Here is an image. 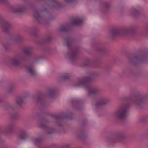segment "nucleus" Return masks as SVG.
<instances>
[{
    "label": "nucleus",
    "instance_id": "nucleus-5",
    "mask_svg": "<svg viewBox=\"0 0 148 148\" xmlns=\"http://www.w3.org/2000/svg\"><path fill=\"white\" fill-rule=\"evenodd\" d=\"M83 21L82 19L79 18H77L73 20L72 24L77 25H80L82 24Z\"/></svg>",
    "mask_w": 148,
    "mask_h": 148
},
{
    "label": "nucleus",
    "instance_id": "nucleus-12",
    "mask_svg": "<svg viewBox=\"0 0 148 148\" xmlns=\"http://www.w3.org/2000/svg\"><path fill=\"white\" fill-rule=\"evenodd\" d=\"M45 96L43 95H41L38 96V101L42 104L45 101Z\"/></svg>",
    "mask_w": 148,
    "mask_h": 148
},
{
    "label": "nucleus",
    "instance_id": "nucleus-20",
    "mask_svg": "<svg viewBox=\"0 0 148 148\" xmlns=\"http://www.w3.org/2000/svg\"><path fill=\"white\" fill-rule=\"evenodd\" d=\"M67 116H65L64 115H62L59 116H58L57 117V118L58 119H63V118H67Z\"/></svg>",
    "mask_w": 148,
    "mask_h": 148
},
{
    "label": "nucleus",
    "instance_id": "nucleus-9",
    "mask_svg": "<svg viewBox=\"0 0 148 148\" xmlns=\"http://www.w3.org/2000/svg\"><path fill=\"white\" fill-rule=\"evenodd\" d=\"M20 138L23 139H25L27 137V134L24 130H22L20 131L19 134Z\"/></svg>",
    "mask_w": 148,
    "mask_h": 148
},
{
    "label": "nucleus",
    "instance_id": "nucleus-28",
    "mask_svg": "<svg viewBox=\"0 0 148 148\" xmlns=\"http://www.w3.org/2000/svg\"><path fill=\"white\" fill-rule=\"evenodd\" d=\"M7 0H0V2H6Z\"/></svg>",
    "mask_w": 148,
    "mask_h": 148
},
{
    "label": "nucleus",
    "instance_id": "nucleus-30",
    "mask_svg": "<svg viewBox=\"0 0 148 148\" xmlns=\"http://www.w3.org/2000/svg\"><path fill=\"white\" fill-rule=\"evenodd\" d=\"M0 19H2V18H1V16H0Z\"/></svg>",
    "mask_w": 148,
    "mask_h": 148
},
{
    "label": "nucleus",
    "instance_id": "nucleus-24",
    "mask_svg": "<svg viewBox=\"0 0 148 148\" xmlns=\"http://www.w3.org/2000/svg\"><path fill=\"white\" fill-rule=\"evenodd\" d=\"M65 1L68 3H72L74 2L75 0H64Z\"/></svg>",
    "mask_w": 148,
    "mask_h": 148
},
{
    "label": "nucleus",
    "instance_id": "nucleus-32",
    "mask_svg": "<svg viewBox=\"0 0 148 148\" xmlns=\"http://www.w3.org/2000/svg\"><path fill=\"white\" fill-rule=\"evenodd\" d=\"M48 129H49V128H47Z\"/></svg>",
    "mask_w": 148,
    "mask_h": 148
},
{
    "label": "nucleus",
    "instance_id": "nucleus-14",
    "mask_svg": "<svg viewBox=\"0 0 148 148\" xmlns=\"http://www.w3.org/2000/svg\"><path fill=\"white\" fill-rule=\"evenodd\" d=\"M14 127V125L12 124L8 125L7 127V130L8 132H12Z\"/></svg>",
    "mask_w": 148,
    "mask_h": 148
},
{
    "label": "nucleus",
    "instance_id": "nucleus-1",
    "mask_svg": "<svg viewBox=\"0 0 148 148\" xmlns=\"http://www.w3.org/2000/svg\"><path fill=\"white\" fill-rule=\"evenodd\" d=\"M90 78L89 77H85L79 80L77 86H84L90 94H95L98 91V88H95L91 84Z\"/></svg>",
    "mask_w": 148,
    "mask_h": 148
},
{
    "label": "nucleus",
    "instance_id": "nucleus-4",
    "mask_svg": "<svg viewBox=\"0 0 148 148\" xmlns=\"http://www.w3.org/2000/svg\"><path fill=\"white\" fill-rule=\"evenodd\" d=\"M128 106L126 105L121 106L115 113V115L121 119H124L127 116L128 111Z\"/></svg>",
    "mask_w": 148,
    "mask_h": 148
},
{
    "label": "nucleus",
    "instance_id": "nucleus-11",
    "mask_svg": "<svg viewBox=\"0 0 148 148\" xmlns=\"http://www.w3.org/2000/svg\"><path fill=\"white\" fill-rule=\"evenodd\" d=\"M12 64L15 66H18L19 65L20 61L17 58H14L12 60Z\"/></svg>",
    "mask_w": 148,
    "mask_h": 148
},
{
    "label": "nucleus",
    "instance_id": "nucleus-18",
    "mask_svg": "<svg viewBox=\"0 0 148 148\" xmlns=\"http://www.w3.org/2000/svg\"><path fill=\"white\" fill-rule=\"evenodd\" d=\"M60 30L61 31L63 32H66L67 30L66 27L65 26H62L60 28Z\"/></svg>",
    "mask_w": 148,
    "mask_h": 148
},
{
    "label": "nucleus",
    "instance_id": "nucleus-7",
    "mask_svg": "<svg viewBox=\"0 0 148 148\" xmlns=\"http://www.w3.org/2000/svg\"><path fill=\"white\" fill-rule=\"evenodd\" d=\"M3 26L5 31L6 32H8L10 27L9 23L6 21H4L3 22Z\"/></svg>",
    "mask_w": 148,
    "mask_h": 148
},
{
    "label": "nucleus",
    "instance_id": "nucleus-17",
    "mask_svg": "<svg viewBox=\"0 0 148 148\" xmlns=\"http://www.w3.org/2000/svg\"><path fill=\"white\" fill-rule=\"evenodd\" d=\"M23 99L22 98H18L17 100V103L18 104L20 105L23 103Z\"/></svg>",
    "mask_w": 148,
    "mask_h": 148
},
{
    "label": "nucleus",
    "instance_id": "nucleus-8",
    "mask_svg": "<svg viewBox=\"0 0 148 148\" xmlns=\"http://www.w3.org/2000/svg\"><path fill=\"white\" fill-rule=\"evenodd\" d=\"M27 71L30 74L32 75H34L36 74L35 71L32 65H29L27 67Z\"/></svg>",
    "mask_w": 148,
    "mask_h": 148
},
{
    "label": "nucleus",
    "instance_id": "nucleus-13",
    "mask_svg": "<svg viewBox=\"0 0 148 148\" xmlns=\"http://www.w3.org/2000/svg\"><path fill=\"white\" fill-rule=\"evenodd\" d=\"M53 3L54 6L56 8L60 7L61 6V4L57 2L56 0H50Z\"/></svg>",
    "mask_w": 148,
    "mask_h": 148
},
{
    "label": "nucleus",
    "instance_id": "nucleus-22",
    "mask_svg": "<svg viewBox=\"0 0 148 148\" xmlns=\"http://www.w3.org/2000/svg\"><path fill=\"white\" fill-rule=\"evenodd\" d=\"M89 63H90V61L88 60H86L85 61V62H84V63L83 64V66H88L89 65Z\"/></svg>",
    "mask_w": 148,
    "mask_h": 148
},
{
    "label": "nucleus",
    "instance_id": "nucleus-15",
    "mask_svg": "<svg viewBox=\"0 0 148 148\" xmlns=\"http://www.w3.org/2000/svg\"><path fill=\"white\" fill-rule=\"evenodd\" d=\"M34 15L35 17L38 20L41 19V17L40 16V13L38 11H36L34 13Z\"/></svg>",
    "mask_w": 148,
    "mask_h": 148
},
{
    "label": "nucleus",
    "instance_id": "nucleus-31",
    "mask_svg": "<svg viewBox=\"0 0 148 148\" xmlns=\"http://www.w3.org/2000/svg\"><path fill=\"white\" fill-rule=\"evenodd\" d=\"M51 130H53V129H51Z\"/></svg>",
    "mask_w": 148,
    "mask_h": 148
},
{
    "label": "nucleus",
    "instance_id": "nucleus-26",
    "mask_svg": "<svg viewBox=\"0 0 148 148\" xmlns=\"http://www.w3.org/2000/svg\"><path fill=\"white\" fill-rule=\"evenodd\" d=\"M55 93V90H52L50 92V93L51 95H54Z\"/></svg>",
    "mask_w": 148,
    "mask_h": 148
},
{
    "label": "nucleus",
    "instance_id": "nucleus-6",
    "mask_svg": "<svg viewBox=\"0 0 148 148\" xmlns=\"http://www.w3.org/2000/svg\"><path fill=\"white\" fill-rule=\"evenodd\" d=\"M25 10V8L23 6L18 7L13 9V11L15 12L23 13Z\"/></svg>",
    "mask_w": 148,
    "mask_h": 148
},
{
    "label": "nucleus",
    "instance_id": "nucleus-16",
    "mask_svg": "<svg viewBox=\"0 0 148 148\" xmlns=\"http://www.w3.org/2000/svg\"><path fill=\"white\" fill-rule=\"evenodd\" d=\"M143 100L142 97H139L138 98L137 101L136 103V104H140L143 102Z\"/></svg>",
    "mask_w": 148,
    "mask_h": 148
},
{
    "label": "nucleus",
    "instance_id": "nucleus-10",
    "mask_svg": "<svg viewBox=\"0 0 148 148\" xmlns=\"http://www.w3.org/2000/svg\"><path fill=\"white\" fill-rule=\"evenodd\" d=\"M107 102V101L106 99H101L99 102L97 103L96 106L98 107L105 104Z\"/></svg>",
    "mask_w": 148,
    "mask_h": 148
},
{
    "label": "nucleus",
    "instance_id": "nucleus-23",
    "mask_svg": "<svg viewBox=\"0 0 148 148\" xmlns=\"http://www.w3.org/2000/svg\"><path fill=\"white\" fill-rule=\"evenodd\" d=\"M24 52L27 55H29L31 53V51L28 49H25L24 50Z\"/></svg>",
    "mask_w": 148,
    "mask_h": 148
},
{
    "label": "nucleus",
    "instance_id": "nucleus-2",
    "mask_svg": "<svg viewBox=\"0 0 148 148\" xmlns=\"http://www.w3.org/2000/svg\"><path fill=\"white\" fill-rule=\"evenodd\" d=\"M135 34V31L133 29L123 28L113 30L111 34L113 37L118 36H132Z\"/></svg>",
    "mask_w": 148,
    "mask_h": 148
},
{
    "label": "nucleus",
    "instance_id": "nucleus-3",
    "mask_svg": "<svg viewBox=\"0 0 148 148\" xmlns=\"http://www.w3.org/2000/svg\"><path fill=\"white\" fill-rule=\"evenodd\" d=\"M66 45L69 48L70 58L72 60H74L76 57L78 53V49L73 45V41L70 38L67 39Z\"/></svg>",
    "mask_w": 148,
    "mask_h": 148
},
{
    "label": "nucleus",
    "instance_id": "nucleus-25",
    "mask_svg": "<svg viewBox=\"0 0 148 148\" xmlns=\"http://www.w3.org/2000/svg\"><path fill=\"white\" fill-rule=\"evenodd\" d=\"M109 4L108 3H106L104 4V6L106 8H108L109 7Z\"/></svg>",
    "mask_w": 148,
    "mask_h": 148
},
{
    "label": "nucleus",
    "instance_id": "nucleus-19",
    "mask_svg": "<svg viewBox=\"0 0 148 148\" xmlns=\"http://www.w3.org/2000/svg\"><path fill=\"white\" fill-rule=\"evenodd\" d=\"M41 139L40 138H36L34 140V142L36 144H37L41 142Z\"/></svg>",
    "mask_w": 148,
    "mask_h": 148
},
{
    "label": "nucleus",
    "instance_id": "nucleus-27",
    "mask_svg": "<svg viewBox=\"0 0 148 148\" xmlns=\"http://www.w3.org/2000/svg\"><path fill=\"white\" fill-rule=\"evenodd\" d=\"M40 127L42 128H47V127L46 125L45 124H43L42 125H41L40 126Z\"/></svg>",
    "mask_w": 148,
    "mask_h": 148
},
{
    "label": "nucleus",
    "instance_id": "nucleus-21",
    "mask_svg": "<svg viewBox=\"0 0 148 148\" xmlns=\"http://www.w3.org/2000/svg\"><path fill=\"white\" fill-rule=\"evenodd\" d=\"M69 77V75L67 73H66L64 75L63 77V78L64 80H66L68 79Z\"/></svg>",
    "mask_w": 148,
    "mask_h": 148
},
{
    "label": "nucleus",
    "instance_id": "nucleus-29",
    "mask_svg": "<svg viewBox=\"0 0 148 148\" xmlns=\"http://www.w3.org/2000/svg\"><path fill=\"white\" fill-rule=\"evenodd\" d=\"M53 131H52V132H49V133H53Z\"/></svg>",
    "mask_w": 148,
    "mask_h": 148
}]
</instances>
